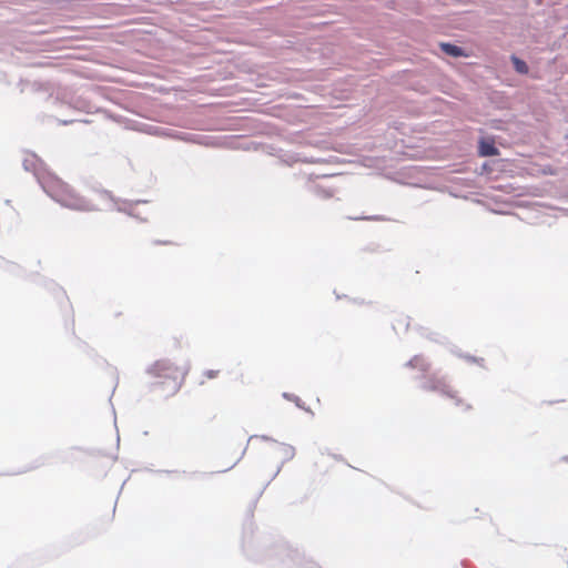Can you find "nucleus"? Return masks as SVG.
Instances as JSON below:
<instances>
[{"instance_id":"0eeeda50","label":"nucleus","mask_w":568,"mask_h":568,"mask_svg":"<svg viewBox=\"0 0 568 568\" xmlns=\"http://www.w3.org/2000/svg\"><path fill=\"white\" fill-rule=\"evenodd\" d=\"M204 376L210 379L215 378L219 376V371L209 369L204 372Z\"/></svg>"},{"instance_id":"7ed1b4c3","label":"nucleus","mask_w":568,"mask_h":568,"mask_svg":"<svg viewBox=\"0 0 568 568\" xmlns=\"http://www.w3.org/2000/svg\"><path fill=\"white\" fill-rule=\"evenodd\" d=\"M426 389L440 394L443 397L452 400L456 406L465 405L463 398L459 397L458 392L443 379L433 381Z\"/></svg>"},{"instance_id":"423d86ee","label":"nucleus","mask_w":568,"mask_h":568,"mask_svg":"<svg viewBox=\"0 0 568 568\" xmlns=\"http://www.w3.org/2000/svg\"><path fill=\"white\" fill-rule=\"evenodd\" d=\"M511 60H513L514 67L517 72L523 73V74L528 72V65L526 64L525 61H523L516 57H513Z\"/></svg>"},{"instance_id":"6e6552de","label":"nucleus","mask_w":568,"mask_h":568,"mask_svg":"<svg viewBox=\"0 0 568 568\" xmlns=\"http://www.w3.org/2000/svg\"><path fill=\"white\" fill-rule=\"evenodd\" d=\"M282 449L285 452V454L291 458L294 455V448L291 446H283Z\"/></svg>"},{"instance_id":"f03ea898","label":"nucleus","mask_w":568,"mask_h":568,"mask_svg":"<svg viewBox=\"0 0 568 568\" xmlns=\"http://www.w3.org/2000/svg\"><path fill=\"white\" fill-rule=\"evenodd\" d=\"M48 194L61 205L75 211H93L95 206L61 180H52L45 186Z\"/></svg>"},{"instance_id":"1a4fd4ad","label":"nucleus","mask_w":568,"mask_h":568,"mask_svg":"<svg viewBox=\"0 0 568 568\" xmlns=\"http://www.w3.org/2000/svg\"><path fill=\"white\" fill-rule=\"evenodd\" d=\"M321 194H323V196H325V197H331L333 195L332 192L324 191V190H323V192Z\"/></svg>"},{"instance_id":"20e7f679","label":"nucleus","mask_w":568,"mask_h":568,"mask_svg":"<svg viewBox=\"0 0 568 568\" xmlns=\"http://www.w3.org/2000/svg\"><path fill=\"white\" fill-rule=\"evenodd\" d=\"M479 154L481 156H494L498 154V149L495 146L493 139H481L479 142Z\"/></svg>"},{"instance_id":"f257e3e1","label":"nucleus","mask_w":568,"mask_h":568,"mask_svg":"<svg viewBox=\"0 0 568 568\" xmlns=\"http://www.w3.org/2000/svg\"><path fill=\"white\" fill-rule=\"evenodd\" d=\"M187 371L189 365L185 361L178 364L170 359H160L148 369V373L155 379V385L164 386L173 394L181 387Z\"/></svg>"},{"instance_id":"39448f33","label":"nucleus","mask_w":568,"mask_h":568,"mask_svg":"<svg viewBox=\"0 0 568 568\" xmlns=\"http://www.w3.org/2000/svg\"><path fill=\"white\" fill-rule=\"evenodd\" d=\"M442 50L452 57H467L466 53H464L463 49L450 43H440Z\"/></svg>"}]
</instances>
